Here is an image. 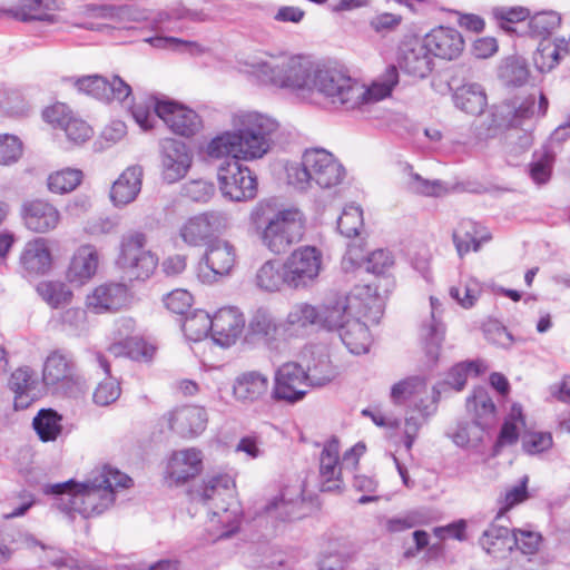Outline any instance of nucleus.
Here are the masks:
<instances>
[{
    "instance_id": "f257e3e1",
    "label": "nucleus",
    "mask_w": 570,
    "mask_h": 570,
    "mask_svg": "<svg viewBox=\"0 0 570 570\" xmlns=\"http://www.w3.org/2000/svg\"><path fill=\"white\" fill-rule=\"evenodd\" d=\"M132 483L127 474L104 465L94 470L86 481L77 483L69 480L49 485L46 493L62 494L60 509L69 514L78 513L88 519L100 515L115 502L116 488H129Z\"/></svg>"
},
{
    "instance_id": "f03ea898",
    "label": "nucleus",
    "mask_w": 570,
    "mask_h": 570,
    "mask_svg": "<svg viewBox=\"0 0 570 570\" xmlns=\"http://www.w3.org/2000/svg\"><path fill=\"white\" fill-rule=\"evenodd\" d=\"M397 83L399 71L394 65L387 66L370 87L361 85L338 69L317 67L313 72L312 91L316 90L334 106L355 109L389 97Z\"/></svg>"
},
{
    "instance_id": "7ed1b4c3",
    "label": "nucleus",
    "mask_w": 570,
    "mask_h": 570,
    "mask_svg": "<svg viewBox=\"0 0 570 570\" xmlns=\"http://www.w3.org/2000/svg\"><path fill=\"white\" fill-rule=\"evenodd\" d=\"M250 219L261 229L263 245L277 255L286 253L301 242L305 233V217L299 209L275 212L271 202H259L253 209Z\"/></svg>"
},
{
    "instance_id": "20e7f679",
    "label": "nucleus",
    "mask_w": 570,
    "mask_h": 570,
    "mask_svg": "<svg viewBox=\"0 0 570 570\" xmlns=\"http://www.w3.org/2000/svg\"><path fill=\"white\" fill-rule=\"evenodd\" d=\"M194 503L203 504L212 513L210 522L222 524L216 539L234 534L239 524L240 507L235 497V482L227 474L212 476L189 493Z\"/></svg>"
},
{
    "instance_id": "39448f33",
    "label": "nucleus",
    "mask_w": 570,
    "mask_h": 570,
    "mask_svg": "<svg viewBox=\"0 0 570 570\" xmlns=\"http://www.w3.org/2000/svg\"><path fill=\"white\" fill-rule=\"evenodd\" d=\"M383 314L380 296L370 285H357L346 296L333 304L320 306V327L341 333L347 320L363 317L377 323Z\"/></svg>"
},
{
    "instance_id": "423d86ee",
    "label": "nucleus",
    "mask_w": 570,
    "mask_h": 570,
    "mask_svg": "<svg viewBox=\"0 0 570 570\" xmlns=\"http://www.w3.org/2000/svg\"><path fill=\"white\" fill-rule=\"evenodd\" d=\"M235 129L225 131L213 138L206 148L209 157L223 158L232 156L235 159L253 160L262 158L271 149L269 138L258 137L236 116Z\"/></svg>"
},
{
    "instance_id": "0eeeda50",
    "label": "nucleus",
    "mask_w": 570,
    "mask_h": 570,
    "mask_svg": "<svg viewBox=\"0 0 570 570\" xmlns=\"http://www.w3.org/2000/svg\"><path fill=\"white\" fill-rule=\"evenodd\" d=\"M345 169L341 163L324 148L305 150L301 167H293L289 177L294 178L301 188L315 183L318 187L332 188L342 183Z\"/></svg>"
},
{
    "instance_id": "6e6552de",
    "label": "nucleus",
    "mask_w": 570,
    "mask_h": 570,
    "mask_svg": "<svg viewBox=\"0 0 570 570\" xmlns=\"http://www.w3.org/2000/svg\"><path fill=\"white\" fill-rule=\"evenodd\" d=\"M332 379V374L318 377L313 372L305 371L298 363L287 362L275 372L272 395L276 401L294 404L305 397L308 387L323 386Z\"/></svg>"
},
{
    "instance_id": "1a4fd4ad",
    "label": "nucleus",
    "mask_w": 570,
    "mask_h": 570,
    "mask_svg": "<svg viewBox=\"0 0 570 570\" xmlns=\"http://www.w3.org/2000/svg\"><path fill=\"white\" fill-rule=\"evenodd\" d=\"M147 236L141 232H129L121 237L117 265L130 278L147 279L158 265V257L146 249Z\"/></svg>"
},
{
    "instance_id": "9d476101",
    "label": "nucleus",
    "mask_w": 570,
    "mask_h": 570,
    "mask_svg": "<svg viewBox=\"0 0 570 570\" xmlns=\"http://www.w3.org/2000/svg\"><path fill=\"white\" fill-rule=\"evenodd\" d=\"M547 109L548 99L542 92L540 94L538 106L535 105L534 95H529L524 98L515 97L494 106L492 122L495 128L500 129L517 128L535 115L543 116Z\"/></svg>"
},
{
    "instance_id": "9b49d317",
    "label": "nucleus",
    "mask_w": 570,
    "mask_h": 570,
    "mask_svg": "<svg viewBox=\"0 0 570 570\" xmlns=\"http://www.w3.org/2000/svg\"><path fill=\"white\" fill-rule=\"evenodd\" d=\"M261 70L269 76L273 83L294 90L312 91V79L315 68L301 56L289 57L279 65L261 63Z\"/></svg>"
},
{
    "instance_id": "f8f14e48",
    "label": "nucleus",
    "mask_w": 570,
    "mask_h": 570,
    "mask_svg": "<svg viewBox=\"0 0 570 570\" xmlns=\"http://www.w3.org/2000/svg\"><path fill=\"white\" fill-rule=\"evenodd\" d=\"M240 159L233 158L218 169L219 189L224 197L234 202L253 199L257 194V179Z\"/></svg>"
},
{
    "instance_id": "ddd939ff",
    "label": "nucleus",
    "mask_w": 570,
    "mask_h": 570,
    "mask_svg": "<svg viewBox=\"0 0 570 570\" xmlns=\"http://www.w3.org/2000/svg\"><path fill=\"white\" fill-rule=\"evenodd\" d=\"M227 225L225 213L209 210L187 219L180 227L179 235L190 246H203L222 234Z\"/></svg>"
},
{
    "instance_id": "4468645a",
    "label": "nucleus",
    "mask_w": 570,
    "mask_h": 570,
    "mask_svg": "<svg viewBox=\"0 0 570 570\" xmlns=\"http://www.w3.org/2000/svg\"><path fill=\"white\" fill-rule=\"evenodd\" d=\"M322 253L314 246H301L284 261L292 281V289L306 288L318 277L322 268Z\"/></svg>"
},
{
    "instance_id": "2eb2a0df",
    "label": "nucleus",
    "mask_w": 570,
    "mask_h": 570,
    "mask_svg": "<svg viewBox=\"0 0 570 570\" xmlns=\"http://www.w3.org/2000/svg\"><path fill=\"white\" fill-rule=\"evenodd\" d=\"M154 110L176 135L191 137L202 128V119L193 109L168 99H156Z\"/></svg>"
},
{
    "instance_id": "dca6fc26",
    "label": "nucleus",
    "mask_w": 570,
    "mask_h": 570,
    "mask_svg": "<svg viewBox=\"0 0 570 570\" xmlns=\"http://www.w3.org/2000/svg\"><path fill=\"white\" fill-rule=\"evenodd\" d=\"M42 379L46 385L61 387L69 394L79 391L82 384L71 355L61 351H55L47 357Z\"/></svg>"
},
{
    "instance_id": "f3484780",
    "label": "nucleus",
    "mask_w": 570,
    "mask_h": 570,
    "mask_svg": "<svg viewBox=\"0 0 570 570\" xmlns=\"http://www.w3.org/2000/svg\"><path fill=\"white\" fill-rule=\"evenodd\" d=\"M168 429L181 438H195L202 434L208 422L203 406L184 405L175 407L161 416Z\"/></svg>"
},
{
    "instance_id": "a211bd4d",
    "label": "nucleus",
    "mask_w": 570,
    "mask_h": 570,
    "mask_svg": "<svg viewBox=\"0 0 570 570\" xmlns=\"http://www.w3.org/2000/svg\"><path fill=\"white\" fill-rule=\"evenodd\" d=\"M236 264V249L226 240L209 244L205 254V265L199 266L198 276L204 283L217 282L230 274Z\"/></svg>"
},
{
    "instance_id": "6ab92c4d",
    "label": "nucleus",
    "mask_w": 570,
    "mask_h": 570,
    "mask_svg": "<svg viewBox=\"0 0 570 570\" xmlns=\"http://www.w3.org/2000/svg\"><path fill=\"white\" fill-rule=\"evenodd\" d=\"M191 155L185 142L165 138L160 141L161 176L168 184H174L187 174L191 165Z\"/></svg>"
},
{
    "instance_id": "aec40b11",
    "label": "nucleus",
    "mask_w": 570,
    "mask_h": 570,
    "mask_svg": "<svg viewBox=\"0 0 570 570\" xmlns=\"http://www.w3.org/2000/svg\"><path fill=\"white\" fill-rule=\"evenodd\" d=\"M75 86L79 91L105 102L124 101L131 94V87L119 76L111 79L99 75L85 76L78 78Z\"/></svg>"
},
{
    "instance_id": "412c9836",
    "label": "nucleus",
    "mask_w": 570,
    "mask_h": 570,
    "mask_svg": "<svg viewBox=\"0 0 570 570\" xmlns=\"http://www.w3.org/2000/svg\"><path fill=\"white\" fill-rule=\"evenodd\" d=\"M75 86L79 91L105 102L124 101L131 94V87L119 76L111 79L99 75L85 76L78 78Z\"/></svg>"
},
{
    "instance_id": "4be33fe9",
    "label": "nucleus",
    "mask_w": 570,
    "mask_h": 570,
    "mask_svg": "<svg viewBox=\"0 0 570 570\" xmlns=\"http://www.w3.org/2000/svg\"><path fill=\"white\" fill-rule=\"evenodd\" d=\"M86 13L89 17L107 19L108 23L82 22L78 27L89 30L119 29L131 30L135 28L134 22L140 20L142 14L130 9L129 7L114 6H87Z\"/></svg>"
},
{
    "instance_id": "5701e85b",
    "label": "nucleus",
    "mask_w": 570,
    "mask_h": 570,
    "mask_svg": "<svg viewBox=\"0 0 570 570\" xmlns=\"http://www.w3.org/2000/svg\"><path fill=\"white\" fill-rule=\"evenodd\" d=\"M245 326L243 313L236 307H223L213 316L212 338L222 347L236 343Z\"/></svg>"
},
{
    "instance_id": "b1692460",
    "label": "nucleus",
    "mask_w": 570,
    "mask_h": 570,
    "mask_svg": "<svg viewBox=\"0 0 570 570\" xmlns=\"http://www.w3.org/2000/svg\"><path fill=\"white\" fill-rule=\"evenodd\" d=\"M342 469L340 442L333 436L324 444L320 454V483L322 492H333L343 489Z\"/></svg>"
},
{
    "instance_id": "393cba45",
    "label": "nucleus",
    "mask_w": 570,
    "mask_h": 570,
    "mask_svg": "<svg viewBox=\"0 0 570 570\" xmlns=\"http://www.w3.org/2000/svg\"><path fill=\"white\" fill-rule=\"evenodd\" d=\"M269 390V379L261 371H245L239 373L233 382L234 399L244 405H252L263 401Z\"/></svg>"
},
{
    "instance_id": "a878e982",
    "label": "nucleus",
    "mask_w": 570,
    "mask_h": 570,
    "mask_svg": "<svg viewBox=\"0 0 570 570\" xmlns=\"http://www.w3.org/2000/svg\"><path fill=\"white\" fill-rule=\"evenodd\" d=\"M129 289L124 283H104L87 296V305L96 313L117 312L128 305Z\"/></svg>"
},
{
    "instance_id": "bb28decb",
    "label": "nucleus",
    "mask_w": 570,
    "mask_h": 570,
    "mask_svg": "<svg viewBox=\"0 0 570 570\" xmlns=\"http://www.w3.org/2000/svg\"><path fill=\"white\" fill-rule=\"evenodd\" d=\"M459 77L456 75H452L448 80V86L452 94V100L454 106L461 111L472 115L479 116L483 114L487 105V94L484 88L475 82H468L458 85Z\"/></svg>"
},
{
    "instance_id": "cd10ccee",
    "label": "nucleus",
    "mask_w": 570,
    "mask_h": 570,
    "mask_svg": "<svg viewBox=\"0 0 570 570\" xmlns=\"http://www.w3.org/2000/svg\"><path fill=\"white\" fill-rule=\"evenodd\" d=\"M431 55L441 59H456L464 49V39L454 28L438 27L423 38Z\"/></svg>"
},
{
    "instance_id": "c85d7f7f",
    "label": "nucleus",
    "mask_w": 570,
    "mask_h": 570,
    "mask_svg": "<svg viewBox=\"0 0 570 570\" xmlns=\"http://www.w3.org/2000/svg\"><path fill=\"white\" fill-rule=\"evenodd\" d=\"M20 267L24 276H41L47 274L52 266V256L46 238L38 237L29 240L19 258Z\"/></svg>"
},
{
    "instance_id": "c756f323",
    "label": "nucleus",
    "mask_w": 570,
    "mask_h": 570,
    "mask_svg": "<svg viewBox=\"0 0 570 570\" xmlns=\"http://www.w3.org/2000/svg\"><path fill=\"white\" fill-rule=\"evenodd\" d=\"M22 216L27 228L36 233L52 230L60 222L59 210L43 199L26 203L22 207Z\"/></svg>"
},
{
    "instance_id": "7c9ffc66",
    "label": "nucleus",
    "mask_w": 570,
    "mask_h": 570,
    "mask_svg": "<svg viewBox=\"0 0 570 570\" xmlns=\"http://www.w3.org/2000/svg\"><path fill=\"white\" fill-rule=\"evenodd\" d=\"M203 469L202 452L186 449L173 453L167 465V476L176 484L185 483L200 473Z\"/></svg>"
},
{
    "instance_id": "2f4dec72",
    "label": "nucleus",
    "mask_w": 570,
    "mask_h": 570,
    "mask_svg": "<svg viewBox=\"0 0 570 570\" xmlns=\"http://www.w3.org/2000/svg\"><path fill=\"white\" fill-rule=\"evenodd\" d=\"M501 521H503V515L502 511H499L479 540L482 549L494 558H503L513 550L512 532Z\"/></svg>"
},
{
    "instance_id": "473e14b6",
    "label": "nucleus",
    "mask_w": 570,
    "mask_h": 570,
    "mask_svg": "<svg viewBox=\"0 0 570 570\" xmlns=\"http://www.w3.org/2000/svg\"><path fill=\"white\" fill-rule=\"evenodd\" d=\"M99 255L95 246H80L70 261L66 277L69 283L83 285L97 273Z\"/></svg>"
},
{
    "instance_id": "72a5a7b5",
    "label": "nucleus",
    "mask_w": 570,
    "mask_h": 570,
    "mask_svg": "<svg viewBox=\"0 0 570 570\" xmlns=\"http://www.w3.org/2000/svg\"><path fill=\"white\" fill-rule=\"evenodd\" d=\"M57 10H59V4L56 0H19L16 7L6 12L23 22L37 20L57 23L60 21L59 16L55 12Z\"/></svg>"
},
{
    "instance_id": "f704fd0d",
    "label": "nucleus",
    "mask_w": 570,
    "mask_h": 570,
    "mask_svg": "<svg viewBox=\"0 0 570 570\" xmlns=\"http://www.w3.org/2000/svg\"><path fill=\"white\" fill-rule=\"evenodd\" d=\"M400 66L406 73L416 78H425L432 71L433 59L424 40L405 45Z\"/></svg>"
},
{
    "instance_id": "c9c22d12",
    "label": "nucleus",
    "mask_w": 570,
    "mask_h": 570,
    "mask_svg": "<svg viewBox=\"0 0 570 570\" xmlns=\"http://www.w3.org/2000/svg\"><path fill=\"white\" fill-rule=\"evenodd\" d=\"M303 499L301 492L289 494L287 488L283 489L281 493L271 499L264 507V513L268 519L275 522H292L298 519Z\"/></svg>"
},
{
    "instance_id": "e433bc0d",
    "label": "nucleus",
    "mask_w": 570,
    "mask_h": 570,
    "mask_svg": "<svg viewBox=\"0 0 570 570\" xmlns=\"http://www.w3.org/2000/svg\"><path fill=\"white\" fill-rule=\"evenodd\" d=\"M142 168L140 166L128 167L112 184L110 199L115 206H126L132 203L141 189Z\"/></svg>"
},
{
    "instance_id": "4c0bfd02",
    "label": "nucleus",
    "mask_w": 570,
    "mask_h": 570,
    "mask_svg": "<svg viewBox=\"0 0 570 570\" xmlns=\"http://www.w3.org/2000/svg\"><path fill=\"white\" fill-rule=\"evenodd\" d=\"M430 302L432 308L431 320L428 324L422 325L421 338L423 341L426 356L431 362H436L444 340L445 326L435 316L440 306L439 299L431 296Z\"/></svg>"
},
{
    "instance_id": "58836bf2",
    "label": "nucleus",
    "mask_w": 570,
    "mask_h": 570,
    "mask_svg": "<svg viewBox=\"0 0 570 570\" xmlns=\"http://www.w3.org/2000/svg\"><path fill=\"white\" fill-rule=\"evenodd\" d=\"M10 390L14 393L16 410H24L36 400L37 381L28 367L17 368L9 380Z\"/></svg>"
},
{
    "instance_id": "ea45409f",
    "label": "nucleus",
    "mask_w": 570,
    "mask_h": 570,
    "mask_svg": "<svg viewBox=\"0 0 570 570\" xmlns=\"http://www.w3.org/2000/svg\"><path fill=\"white\" fill-rule=\"evenodd\" d=\"M490 238V234L484 233L481 225L471 219L461 220L458 229L453 232V242L461 257L471 249L478 252L481 243Z\"/></svg>"
},
{
    "instance_id": "a19ab883",
    "label": "nucleus",
    "mask_w": 570,
    "mask_h": 570,
    "mask_svg": "<svg viewBox=\"0 0 570 570\" xmlns=\"http://www.w3.org/2000/svg\"><path fill=\"white\" fill-rule=\"evenodd\" d=\"M256 285L266 292H278L283 287L292 288V281L284 263L267 261L256 273Z\"/></svg>"
},
{
    "instance_id": "79ce46f5",
    "label": "nucleus",
    "mask_w": 570,
    "mask_h": 570,
    "mask_svg": "<svg viewBox=\"0 0 570 570\" xmlns=\"http://www.w3.org/2000/svg\"><path fill=\"white\" fill-rule=\"evenodd\" d=\"M362 317L347 320L340 337L348 351L353 354H364L368 352L372 337L367 325L361 321Z\"/></svg>"
},
{
    "instance_id": "37998d69",
    "label": "nucleus",
    "mask_w": 570,
    "mask_h": 570,
    "mask_svg": "<svg viewBox=\"0 0 570 570\" xmlns=\"http://www.w3.org/2000/svg\"><path fill=\"white\" fill-rule=\"evenodd\" d=\"M356 550L346 542L332 541L323 552L318 568L320 570H344L347 564L354 561Z\"/></svg>"
},
{
    "instance_id": "c03bdc74",
    "label": "nucleus",
    "mask_w": 570,
    "mask_h": 570,
    "mask_svg": "<svg viewBox=\"0 0 570 570\" xmlns=\"http://www.w3.org/2000/svg\"><path fill=\"white\" fill-rule=\"evenodd\" d=\"M561 24V14L554 10H543L530 13L525 33L534 39L549 40L550 36Z\"/></svg>"
},
{
    "instance_id": "a18cd8bd",
    "label": "nucleus",
    "mask_w": 570,
    "mask_h": 570,
    "mask_svg": "<svg viewBox=\"0 0 570 570\" xmlns=\"http://www.w3.org/2000/svg\"><path fill=\"white\" fill-rule=\"evenodd\" d=\"M108 351L114 356H127L138 362H150L156 353V347L141 338L130 337L110 345Z\"/></svg>"
},
{
    "instance_id": "49530a36",
    "label": "nucleus",
    "mask_w": 570,
    "mask_h": 570,
    "mask_svg": "<svg viewBox=\"0 0 570 570\" xmlns=\"http://www.w3.org/2000/svg\"><path fill=\"white\" fill-rule=\"evenodd\" d=\"M62 416L52 409H42L33 417L32 426L42 442H51L62 432Z\"/></svg>"
},
{
    "instance_id": "de8ad7c7",
    "label": "nucleus",
    "mask_w": 570,
    "mask_h": 570,
    "mask_svg": "<svg viewBox=\"0 0 570 570\" xmlns=\"http://www.w3.org/2000/svg\"><path fill=\"white\" fill-rule=\"evenodd\" d=\"M96 362L107 375H110V365L102 354H96ZM120 392L119 383L115 379L108 376L96 387L92 396L94 402L97 405L107 406L120 396Z\"/></svg>"
},
{
    "instance_id": "09e8293b",
    "label": "nucleus",
    "mask_w": 570,
    "mask_h": 570,
    "mask_svg": "<svg viewBox=\"0 0 570 570\" xmlns=\"http://www.w3.org/2000/svg\"><path fill=\"white\" fill-rule=\"evenodd\" d=\"M37 293L52 308L66 307L73 297L72 292L66 284L55 281L39 283Z\"/></svg>"
},
{
    "instance_id": "8fccbe9b",
    "label": "nucleus",
    "mask_w": 570,
    "mask_h": 570,
    "mask_svg": "<svg viewBox=\"0 0 570 570\" xmlns=\"http://www.w3.org/2000/svg\"><path fill=\"white\" fill-rule=\"evenodd\" d=\"M472 406L475 411L474 422L478 426L485 430L493 424L495 420V405L485 391H475L473 396L468 399V407Z\"/></svg>"
},
{
    "instance_id": "3c124183",
    "label": "nucleus",
    "mask_w": 570,
    "mask_h": 570,
    "mask_svg": "<svg viewBox=\"0 0 570 570\" xmlns=\"http://www.w3.org/2000/svg\"><path fill=\"white\" fill-rule=\"evenodd\" d=\"M564 57L560 39L557 38L553 42L542 40L533 55V61L537 68L544 72L554 68L559 63L560 59Z\"/></svg>"
},
{
    "instance_id": "603ef678",
    "label": "nucleus",
    "mask_w": 570,
    "mask_h": 570,
    "mask_svg": "<svg viewBox=\"0 0 570 570\" xmlns=\"http://www.w3.org/2000/svg\"><path fill=\"white\" fill-rule=\"evenodd\" d=\"M80 169L63 168L51 173L47 179L48 189L55 194H67L75 190L82 181Z\"/></svg>"
},
{
    "instance_id": "864d4df0",
    "label": "nucleus",
    "mask_w": 570,
    "mask_h": 570,
    "mask_svg": "<svg viewBox=\"0 0 570 570\" xmlns=\"http://www.w3.org/2000/svg\"><path fill=\"white\" fill-rule=\"evenodd\" d=\"M213 316L203 309H196L185 317L183 331L190 341H200L212 335Z\"/></svg>"
},
{
    "instance_id": "5fc2aeb1",
    "label": "nucleus",
    "mask_w": 570,
    "mask_h": 570,
    "mask_svg": "<svg viewBox=\"0 0 570 570\" xmlns=\"http://www.w3.org/2000/svg\"><path fill=\"white\" fill-rule=\"evenodd\" d=\"M530 71L524 59L510 57L500 68V78L507 86L521 87L529 80Z\"/></svg>"
},
{
    "instance_id": "6e6d98bb",
    "label": "nucleus",
    "mask_w": 570,
    "mask_h": 570,
    "mask_svg": "<svg viewBox=\"0 0 570 570\" xmlns=\"http://www.w3.org/2000/svg\"><path fill=\"white\" fill-rule=\"evenodd\" d=\"M426 381L420 376H411L395 383L391 389V400L394 404H403L405 401L425 394Z\"/></svg>"
},
{
    "instance_id": "4d7b16f0",
    "label": "nucleus",
    "mask_w": 570,
    "mask_h": 570,
    "mask_svg": "<svg viewBox=\"0 0 570 570\" xmlns=\"http://www.w3.org/2000/svg\"><path fill=\"white\" fill-rule=\"evenodd\" d=\"M487 370L488 365L481 360L460 362L450 370L446 383L455 391H461L463 390L470 373L478 376Z\"/></svg>"
},
{
    "instance_id": "13d9d810",
    "label": "nucleus",
    "mask_w": 570,
    "mask_h": 570,
    "mask_svg": "<svg viewBox=\"0 0 570 570\" xmlns=\"http://www.w3.org/2000/svg\"><path fill=\"white\" fill-rule=\"evenodd\" d=\"M245 125V127L253 130L255 135L263 138H269L273 142V137L278 129V122L259 112H244L237 116Z\"/></svg>"
},
{
    "instance_id": "bf43d9fd",
    "label": "nucleus",
    "mask_w": 570,
    "mask_h": 570,
    "mask_svg": "<svg viewBox=\"0 0 570 570\" xmlns=\"http://www.w3.org/2000/svg\"><path fill=\"white\" fill-rule=\"evenodd\" d=\"M553 159L552 151L547 147L533 154V159L529 165V175L535 184L542 185L550 179Z\"/></svg>"
},
{
    "instance_id": "052dcab7",
    "label": "nucleus",
    "mask_w": 570,
    "mask_h": 570,
    "mask_svg": "<svg viewBox=\"0 0 570 570\" xmlns=\"http://www.w3.org/2000/svg\"><path fill=\"white\" fill-rule=\"evenodd\" d=\"M320 306H314L308 303L295 304L286 317L288 325L301 328L309 325L320 327Z\"/></svg>"
},
{
    "instance_id": "680f3d73",
    "label": "nucleus",
    "mask_w": 570,
    "mask_h": 570,
    "mask_svg": "<svg viewBox=\"0 0 570 570\" xmlns=\"http://www.w3.org/2000/svg\"><path fill=\"white\" fill-rule=\"evenodd\" d=\"M491 13L501 29L507 32H513L514 28L511 24L529 19L530 9L522 6L495 7Z\"/></svg>"
},
{
    "instance_id": "e2e57ef3",
    "label": "nucleus",
    "mask_w": 570,
    "mask_h": 570,
    "mask_svg": "<svg viewBox=\"0 0 570 570\" xmlns=\"http://www.w3.org/2000/svg\"><path fill=\"white\" fill-rule=\"evenodd\" d=\"M363 227V212L355 205L346 206L337 219V229L345 237H354Z\"/></svg>"
},
{
    "instance_id": "0e129e2a",
    "label": "nucleus",
    "mask_w": 570,
    "mask_h": 570,
    "mask_svg": "<svg viewBox=\"0 0 570 570\" xmlns=\"http://www.w3.org/2000/svg\"><path fill=\"white\" fill-rule=\"evenodd\" d=\"M518 422L524 425V417L522 414V407L520 405H513L509 419L504 421L501 426L497 443L499 445H512L517 443L519 439Z\"/></svg>"
},
{
    "instance_id": "69168bd1",
    "label": "nucleus",
    "mask_w": 570,
    "mask_h": 570,
    "mask_svg": "<svg viewBox=\"0 0 570 570\" xmlns=\"http://www.w3.org/2000/svg\"><path fill=\"white\" fill-rule=\"evenodd\" d=\"M409 189L419 195L433 197L442 196L448 191L441 180H428L415 173L410 175Z\"/></svg>"
},
{
    "instance_id": "338daca9",
    "label": "nucleus",
    "mask_w": 570,
    "mask_h": 570,
    "mask_svg": "<svg viewBox=\"0 0 570 570\" xmlns=\"http://www.w3.org/2000/svg\"><path fill=\"white\" fill-rule=\"evenodd\" d=\"M521 441L523 451L531 455L548 451L553 444L552 435L549 432H525Z\"/></svg>"
},
{
    "instance_id": "774afa93",
    "label": "nucleus",
    "mask_w": 570,
    "mask_h": 570,
    "mask_svg": "<svg viewBox=\"0 0 570 570\" xmlns=\"http://www.w3.org/2000/svg\"><path fill=\"white\" fill-rule=\"evenodd\" d=\"M22 155V142L13 135H0V165L16 163Z\"/></svg>"
}]
</instances>
